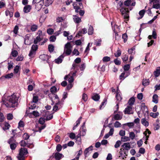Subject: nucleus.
Here are the masks:
<instances>
[{
	"mask_svg": "<svg viewBox=\"0 0 160 160\" xmlns=\"http://www.w3.org/2000/svg\"><path fill=\"white\" fill-rule=\"evenodd\" d=\"M7 100L8 102H7L3 98L2 99L3 103L8 108H14L17 106L18 105V98L16 95L13 94L10 96L7 97Z\"/></svg>",
	"mask_w": 160,
	"mask_h": 160,
	"instance_id": "obj_1",
	"label": "nucleus"
},
{
	"mask_svg": "<svg viewBox=\"0 0 160 160\" xmlns=\"http://www.w3.org/2000/svg\"><path fill=\"white\" fill-rule=\"evenodd\" d=\"M72 47L69 42H68L65 45L64 48V51L62 55H65L66 54L67 55H69L72 52L71 48Z\"/></svg>",
	"mask_w": 160,
	"mask_h": 160,
	"instance_id": "obj_2",
	"label": "nucleus"
},
{
	"mask_svg": "<svg viewBox=\"0 0 160 160\" xmlns=\"http://www.w3.org/2000/svg\"><path fill=\"white\" fill-rule=\"evenodd\" d=\"M120 12L124 16V18L125 19H128L129 16V11L128 8H122L120 9Z\"/></svg>",
	"mask_w": 160,
	"mask_h": 160,
	"instance_id": "obj_3",
	"label": "nucleus"
},
{
	"mask_svg": "<svg viewBox=\"0 0 160 160\" xmlns=\"http://www.w3.org/2000/svg\"><path fill=\"white\" fill-rule=\"evenodd\" d=\"M63 103L61 102H56L53 107L52 110L54 112H57L62 107Z\"/></svg>",
	"mask_w": 160,
	"mask_h": 160,
	"instance_id": "obj_4",
	"label": "nucleus"
},
{
	"mask_svg": "<svg viewBox=\"0 0 160 160\" xmlns=\"http://www.w3.org/2000/svg\"><path fill=\"white\" fill-rule=\"evenodd\" d=\"M125 114H133V112L132 111V107L128 106L124 111Z\"/></svg>",
	"mask_w": 160,
	"mask_h": 160,
	"instance_id": "obj_5",
	"label": "nucleus"
},
{
	"mask_svg": "<svg viewBox=\"0 0 160 160\" xmlns=\"http://www.w3.org/2000/svg\"><path fill=\"white\" fill-rule=\"evenodd\" d=\"M42 32L40 31V32L39 33V35L34 39L33 42L35 44L38 43L42 40Z\"/></svg>",
	"mask_w": 160,
	"mask_h": 160,
	"instance_id": "obj_6",
	"label": "nucleus"
},
{
	"mask_svg": "<svg viewBox=\"0 0 160 160\" xmlns=\"http://www.w3.org/2000/svg\"><path fill=\"white\" fill-rule=\"evenodd\" d=\"M141 110L142 111L143 113L144 114L146 113L148 114V112L147 107L145 105V103L142 102L141 104Z\"/></svg>",
	"mask_w": 160,
	"mask_h": 160,
	"instance_id": "obj_7",
	"label": "nucleus"
},
{
	"mask_svg": "<svg viewBox=\"0 0 160 160\" xmlns=\"http://www.w3.org/2000/svg\"><path fill=\"white\" fill-rule=\"evenodd\" d=\"M132 2V0H127L124 2V4L126 6H129L130 5L132 6H135L136 3L134 1L131 3Z\"/></svg>",
	"mask_w": 160,
	"mask_h": 160,
	"instance_id": "obj_8",
	"label": "nucleus"
},
{
	"mask_svg": "<svg viewBox=\"0 0 160 160\" xmlns=\"http://www.w3.org/2000/svg\"><path fill=\"white\" fill-rule=\"evenodd\" d=\"M65 56V55H64L62 54L58 58L55 59V62L58 64L61 63L62 62L63 58Z\"/></svg>",
	"mask_w": 160,
	"mask_h": 160,
	"instance_id": "obj_9",
	"label": "nucleus"
},
{
	"mask_svg": "<svg viewBox=\"0 0 160 160\" xmlns=\"http://www.w3.org/2000/svg\"><path fill=\"white\" fill-rule=\"evenodd\" d=\"M73 19L75 23H79L81 22V18H79L76 15H73Z\"/></svg>",
	"mask_w": 160,
	"mask_h": 160,
	"instance_id": "obj_10",
	"label": "nucleus"
},
{
	"mask_svg": "<svg viewBox=\"0 0 160 160\" xmlns=\"http://www.w3.org/2000/svg\"><path fill=\"white\" fill-rule=\"evenodd\" d=\"M39 58L43 61H45L48 60L50 58L48 55L45 54H43L40 55Z\"/></svg>",
	"mask_w": 160,
	"mask_h": 160,
	"instance_id": "obj_11",
	"label": "nucleus"
},
{
	"mask_svg": "<svg viewBox=\"0 0 160 160\" xmlns=\"http://www.w3.org/2000/svg\"><path fill=\"white\" fill-rule=\"evenodd\" d=\"M31 7L30 5H27L25 6L23 8V12L25 13H28L30 12Z\"/></svg>",
	"mask_w": 160,
	"mask_h": 160,
	"instance_id": "obj_12",
	"label": "nucleus"
},
{
	"mask_svg": "<svg viewBox=\"0 0 160 160\" xmlns=\"http://www.w3.org/2000/svg\"><path fill=\"white\" fill-rule=\"evenodd\" d=\"M28 153V150L26 148H21L20 150L19 153L25 156V155L27 154Z\"/></svg>",
	"mask_w": 160,
	"mask_h": 160,
	"instance_id": "obj_13",
	"label": "nucleus"
},
{
	"mask_svg": "<svg viewBox=\"0 0 160 160\" xmlns=\"http://www.w3.org/2000/svg\"><path fill=\"white\" fill-rule=\"evenodd\" d=\"M158 97L157 94H154L152 98V102L155 104L157 103L158 101Z\"/></svg>",
	"mask_w": 160,
	"mask_h": 160,
	"instance_id": "obj_14",
	"label": "nucleus"
},
{
	"mask_svg": "<svg viewBox=\"0 0 160 160\" xmlns=\"http://www.w3.org/2000/svg\"><path fill=\"white\" fill-rule=\"evenodd\" d=\"M122 147H123L126 150H128L131 148L130 144L129 142L124 143Z\"/></svg>",
	"mask_w": 160,
	"mask_h": 160,
	"instance_id": "obj_15",
	"label": "nucleus"
},
{
	"mask_svg": "<svg viewBox=\"0 0 160 160\" xmlns=\"http://www.w3.org/2000/svg\"><path fill=\"white\" fill-rule=\"evenodd\" d=\"M63 156L62 154L58 152L55 153V157L56 160H60Z\"/></svg>",
	"mask_w": 160,
	"mask_h": 160,
	"instance_id": "obj_16",
	"label": "nucleus"
},
{
	"mask_svg": "<svg viewBox=\"0 0 160 160\" xmlns=\"http://www.w3.org/2000/svg\"><path fill=\"white\" fill-rule=\"evenodd\" d=\"M38 28V26L35 24H33L31 26L30 29L32 32H35Z\"/></svg>",
	"mask_w": 160,
	"mask_h": 160,
	"instance_id": "obj_17",
	"label": "nucleus"
},
{
	"mask_svg": "<svg viewBox=\"0 0 160 160\" xmlns=\"http://www.w3.org/2000/svg\"><path fill=\"white\" fill-rule=\"evenodd\" d=\"M53 0H44V2L45 6L47 7L52 4Z\"/></svg>",
	"mask_w": 160,
	"mask_h": 160,
	"instance_id": "obj_18",
	"label": "nucleus"
},
{
	"mask_svg": "<svg viewBox=\"0 0 160 160\" xmlns=\"http://www.w3.org/2000/svg\"><path fill=\"white\" fill-rule=\"evenodd\" d=\"M141 122L142 124L146 127H148L149 125L148 122L147 121L145 118H142L141 120Z\"/></svg>",
	"mask_w": 160,
	"mask_h": 160,
	"instance_id": "obj_19",
	"label": "nucleus"
},
{
	"mask_svg": "<svg viewBox=\"0 0 160 160\" xmlns=\"http://www.w3.org/2000/svg\"><path fill=\"white\" fill-rule=\"evenodd\" d=\"M135 102V99L134 98L132 97L129 99L128 101V103L129 105L132 106L134 104Z\"/></svg>",
	"mask_w": 160,
	"mask_h": 160,
	"instance_id": "obj_20",
	"label": "nucleus"
},
{
	"mask_svg": "<svg viewBox=\"0 0 160 160\" xmlns=\"http://www.w3.org/2000/svg\"><path fill=\"white\" fill-rule=\"evenodd\" d=\"M92 147H93L92 146H91L85 149L84 151V154L85 157H87V154L88 153V152L89 151H92Z\"/></svg>",
	"mask_w": 160,
	"mask_h": 160,
	"instance_id": "obj_21",
	"label": "nucleus"
},
{
	"mask_svg": "<svg viewBox=\"0 0 160 160\" xmlns=\"http://www.w3.org/2000/svg\"><path fill=\"white\" fill-rule=\"evenodd\" d=\"M122 118V115H120V114H115L114 116V118L115 120H121Z\"/></svg>",
	"mask_w": 160,
	"mask_h": 160,
	"instance_id": "obj_22",
	"label": "nucleus"
},
{
	"mask_svg": "<svg viewBox=\"0 0 160 160\" xmlns=\"http://www.w3.org/2000/svg\"><path fill=\"white\" fill-rule=\"evenodd\" d=\"M92 99L95 101H98L100 99V96L98 94H94L92 97Z\"/></svg>",
	"mask_w": 160,
	"mask_h": 160,
	"instance_id": "obj_23",
	"label": "nucleus"
},
{
	"mask_svg": "<svg viewBox=\"0 0 160 160\" xmlns=\"http://www.w3.org/2000/svg\"><path fill=\"white\" fill-rule=\"evenodd\" d=\"M42 5L39 2L37 3L35 5V8L38 11L40 10L42 8Z\"/></svg>",
	"mask_w": 160,
	"mask_h": 160,
	"instance_id": "obj_24",
	"label": "nucleus"
},
{
	"mask_svg": "<svg viewBox=\"0 0 160 160\" xmlns=\"http://www.w3.org/2000/svg\"><path fill=\"white\" fill-rule=\"evenodd\" d=\"M93 32V28L92 26L90 25L88 29V34L89 35H92Z\"/></svg>",
	"mask_w": 160,
	"mask_h": 160,
	"instance_id": "obj_25",
	"label": "nucleus"
},
{
	"mask_svg": "<svg viewBox=\"0 0 160 160\" xmlns=\"http://www.w3.org/2000/svg\"><path fill=\"white\" fill-rule=\"evenodd\" d=\"M149 79H144L142 81V84L143 86H146L149 84Z\"/></svg>",
	"mask_w": 160,
	"mask_h": 160,
	"instance_id": "obj_26",
	"label": "nucleus"
},
{
	"mask_svg": "<svg viewBox=\"0 0 160 160\" xmlns=\"http://www.w3.org/2000/svg\"><path fill=\"white\" fill-rule=\"evenodd\" d=\"M121 53V51L120 50L119 48H118L117 51L116 52L114 53V55L115 57H118L120 56Z\"/></svg>",
	"mask_w": 160,
	"mask_h": 160,
	"instance_id": "obj_27",
	"label": "nucleus"
},
{
	"mask_svg": "<svg viewBox=\"0 0 160 160\" xmlns=\"http://www.w3.org/2000/svg\"><path fill=\"white\" fill-rule=\"evenodd\" d=\"M150 116L153 118H156L159 115V113L158 112L156 113L151 112L150 114Z\"/></svg>",
	"mask_w": 160,
	"mask_h": 160,
	"instance_id": "obj_28",
	"label": "nucleus"
},
{
	"mask_svg": "<svg viewBox=\"0 0 160 160\" xmlns=\"http://www.w3.org/2000/svg\"><path fill=\"white\" fill-rule=\"evenodd\" d=\"M54 46L52 44H49L48 46V49L50 52H52L54 51Z\"/></svg>",
	"mask_w": 160,
	"mask_h": 160,
	"instance_id": "obj_29",
	"label": "nucleus"
},
{
	"mask_svg": "<svg viewBox=\"0 0 160 160\" xmlns=\"http://www.w3.org/2000/svg\"><path fill=\"white\" fill-rule=\"evenodd\" d=\"M135 48H132L130 49H129L128 52L129 54H131V55H133L135 54Z\"/></svg>",
	"mask_w": 160,
	"mask_h": 160,
	"instance_id": "obj_30",
	"label": "nucleus"
},
{
	"mask_svg": "<svg viewBox=\"0 0 160 160\" xmlns=\"http://www.w3.org/2000/svg\"><path fill=\"white\" fill-rule=\"evenodd\" d=\"M15 136V135L14 134L13 136L12 137L10 138L9 139V140L8 141V143L9 144H10L11 143H15L16 141L14 139L13 137Z\"/></svg>",
	"mask_w": 160,
	"mask_h": 160,
	"instance_id": "obj_31",
	"label": "nucleus"
},
{
	"mask_svg": "<svg viewBox=\"0 0 160 160\" xmlns=\"http://www.w3.org/2000/svg\"><path fill=\"white\" fill-rule=\"evenodd\" d=\"M154 74L156 77H158L160 74V68L159 69H157L156 71L154 72Z\"/></svg>",
	"mask_w": 160,
	"mask_h": 160,
	"instance_id": "obj_32",
	"label": "nucleus"
},
{
	"mask_svg": "<svg viewBox=\"0 0 160 160\" xmlns=\"http://www.w3.org/2000/svg\"><path fill=\"white\" fill-rule=\"evenodd\" d=\"M145 13V10L144 9L142 10L139 11V14L141 16V17L139 18V19H141L143 17L144 14Z\"/></svg>",
	"mask_w": 160,
	"mask_h": 160,
	"instance_id": "obj_33",
	"label": "nucleus"
},
{
	"mask_svg": "<svg viewBox=\"0 0 160 160\" xmlns=\"http://www.w3.org/2000/svg\"><path fill=\"white\" fill-rule=\"evenodd\" d=\"M17 157L18 160H24L25 159V156L20 153H19Z\"/></svg>",
	"mask_w": 160,
	"mask_h": 160,
	"instance_id": "obj_34",
	"label": "nucleus"
},
{
	"mask_svg": "<svg viewBox=\"0 0 160 160\" xmlns=\"http://www.w3.org/2000/svg\"><path fill=\"white\" fill-rule=\"evenodd\" d=\"M128 56L127 55H125L124 56L122 57V59L124 63H127V61L128 59Z\"/></svg>",
	"mask_w": 160,
	"mask_h": 160,
	"instance_id": "obj_35",
	"label": "nucleus"
},
{
	"mask_svg": "<svg viewBox=\"0 0 160 160\" xmlns=\"http://www.w3.org/2000/svg\"><path fill=\"white\" fill-rule=\"evenodd\" d=\"M73 6L74 8L75 9V11L76 12H79V11H78L80 8L79 7L77 6H76V4L75 3H73Z\"/></svg>",
	"mask_w": 160,
	"mask_h": 160,
	"instance_id": "obj_36",
	"label": "nucleus"
},
{
	"mask_svg": "<svg viewBox=\"0 0 160 160\" xmlns=\"http://www.w3.org/2000/svg\"><path fill=\"white\" fill-rule=\"evenodd\" d=\"M11 54L12 57H15L18 55V52L17 50H14L12 52Z\"/></svg>",
	"mask_w": 160,
	"mask_h": 160,
	"instance_id": "obj_37",
	"label": "nucleus"
},
{
	"mask_svg": "<svg viewBox=\"0 0 160 160\" xmlns=\"http://www.w3.org/2000/svg\"><path fill=\"white\" fill-rule=\"evenodd\" d=\"M124 70L125 71H128L130 68V65L129 64H125L123 67Z\"/></svg>",
	"mask_w": 160,
	"mask_h": 160,
	"instance_id": "obj_38",
	"label": "nucleus"
},
{
	"mask_svg": "<svg viewBox=\"0 0 160 160\" xmlns=\"http://www.w3.org/2000/svg\"><path fill=\"white\" fill-rule=\"evenodd\" d=\"M50 91L52 93V95L57 92V88L55 86H53L51 88Z\"/></svg>",
	"mask_w": 160,
	"mask_h": 160,
	"instance_id": "obj_39",
	"label": "nucleus"
},
{
	"mask_svg": "<svg viewBox=\"0 0 160 160\" xmlns=\"http://www.w3.org/2000/svg\"><path fill=\"white\" fill-rule=\"evenodd\" d=\"M122 38L123 39V41L124 42H126L127 40L128 36L126 33H124L122 35Z\"/></svg>",
	"mask_w": 160,
	"mask_h": 160,
	"instance_id": "obj_40",
	"label": "nucleus"
},
{
	"mask_svg": "<svg viewBox=\"0 0 160 160\" xmlns=\"http://www.w3.org/2000/svg\"><path fill=\"white\" fill-rule=\"evenodd\" d=\"M13 118L12 114L11 113H8L7 115V118L8 120H11Z\"/></svg>",
	"mask_w": 160,
	"mask_h": 160,
	"instance_id": "obj_41",
	"label": "nucleus"
},
{
	"mask_svg": "<svg viewBox=\"0 0 160 160\" xmlns=\"http://www.w3.org/2000/svg\"><path fill=\"white\" fill-rule=\"evenodd\" d=\"M45 118H41L39 120L38 122L39 123L42 125H43L44 124L45 122Z\"/></svg>",
	"mask_w": 160,
	"mask_h": 160,
	"instance_id": "obj_42",
	"label": "nucleus"
},
{
	"mask_svg": "<svg viewBox=\"0 0 160 160\" xmlns=\"http://www.w3.org/2000/svg\"><path fill=\"white\" fill-rule=\"evenodd\" d=\"M110 60V58L108 56H105L103 58L102 61L104 62H107Z\"/></svg>",
	"mask_w": 160,
	"mask_h": 160,
	"instance_id": "obj_43",
	"label": "nucleus"
},
{
	"mask_svg": "<svg viewBox=\"0 0 160 160\" xmlns=\"http://www.w3.org/2000/svg\"><path fill=\"white\" fill-rule=\"evenodd\" d=\"M10 144V148L12 150H14L17 146L15 143H11L9 144Z\"/></svg>",
	"mask_w": 160,
	"mask_h": 160,
	"instance_id": "obj_44",
	"label": "nucleus"
},
{
	"mask_svg": "<svg viewBox=\"0 0 160 160\" xmlns=\"http://www.w3.org/2000/svg\"><path fill=\"white\" fill-rule=\"evenodd\" d=\"M13 76V73H11L10 74H8L4 76L5 78L7 79H9L10 78H12V77Z\"/></svg>",
	"mask_w": 160,
	"mask_h": 160,
	"instance_id": "obj_45",
	"label": "nucleus"
},
{
	"mask_svg": "<svg viewBox=\"0 0 160 160\" xmlns=\"http://www.w3.org/2000/svg\"><path fill=\"white\" fill-rule=\"evenodd\" d=\"M38 49V46L37 45H33L31 47V50L36 51Z\"/></svg>",
	"mask_w": 160,
	"mask_h": 160,
	"instance_id": "obj_46",
	"label": "nucleus"
},
{
	"mask_svg": "<svg viewBox=\"0 0 160 160\" xmlns=\"http://www.w3.org/2000/svg\"><path fill=\"white\" fill-rule=\"evenodd\" d=\"M121 143V142L120 140L117 141L114 145L115 148H118L120 146Z\"/></svg>",
	"mask_w": 160,
	"mask_h": 160,
	"instance_id": "obj_47",
	"label": "nucleus"
},
{
	"mask_svg": "<svg viewBox=\"0 0 160 160\" xmlns=\"http://www.w3.org/2000/svg\"><path fill=\"white\" fill-rule=\"evenodd\" d=\"M54 98H55V100H56L55 102H62V100H61V101H60L59 99L58 96L57 95L54 94L53 95Z\"/></svg>",
	"mask_w": 160,
	"mask_h": 160,
	"instance_id": "obj_48",
	"label": "nucleus"
},
{
	"mask_svg": "<svg viewBox=\"0 0 160 160\" xmlns=\"http://www.w3.org/2000/svg\"><path fill=\"white\" fill-rule=\"evenodd\" d=\"M19 68H20V67L18 65H16L15 66V67L14 69V73H18L19 71Z\"/></svg>",
	"mask_w": 160,
	"mask_h": 160,
	"instance_id": "obj_49",
	"label": "nucleus"
},
{
	"mask_svg": "<svg viewBox=\"0 0 160 160\" xmlns=\"http://www.w3.org/2000/svg\"><path fill=\"white\" fill-rule=\"evenodd\" d=\"M114 126L115 128H119L121 126V124L119 122L116 121L114 123Z\"/></svg>",
	"mask_w": 160,
	"mask_h": 160,
	"instance_id": "obj_50",
	"label": "nucleus"
},
{
	"mask_svg": "<svg viewBox=\"0 0 160 160\" xmlns=\"http://www.w3.org/2000/svg\"><path fill=\"white\" fill-rule=\"evenodd\" d=\"M56 38L55 36L52 35L49 38V40L51 42H54L55 41Z\"/></svg>",
	"mask_w": 160,
	"mask_h": 160,
	"instance_id": "obj_51",
	"label": "nucleus"
},
{
	"mask_svg": "<svg viewBox=\"0 0 160 160\" xmlns=\"http://www.w3.org/2000/svg\"><path fill=\"white\" fill-rule=\"evenodd\" d=\"M23 56L21 55H20L18 56L17 58H16V60L17 61H22L23 60Z\"/></svg>",
	"mask_w": 160,
	"mask_h": 160,
	"instance_id": "obj_52",
	"label": "nucleus"
},
{
	"mask_svg": "<svg viewBox=\"0 0 160 160\" xmlns=\"http://www.w3.org/2000/svg\"><path fill=\"white\" fill-rule=\"evenodd\" d=\"M47 32L49 35L52 34L54 32V30L52 28H49L47 30Z\"/></svg>",
	"mask_w": 160,
	"mask_h": 160,
	"instance_id": "obj_53",
	"label": "nucleus"
},
{
	"mask_svg": "<svg viewBox=\"0 0 160 160\" xmlns=\"http://www.w3.org/2000/svg\"><path fill=\"white\" fill-rule=\"evenodd\" d=\"M129 137L132 140H133L135 137V134L133 132H131L129 133Z\"/></svg>",
	"mask_w": 160,
	"mask_h": 160,
	"instance_id": "obj_54",
	"label": "nucleus"
},
{
	"mask_svg": "<svg viewBox=\"0 0 160 160\" xmlns=\"http://www.w3.org/2000/svg\"><path fill=\"white\" fill-rule=\"evenodd\" d=\"M29 137V136L27 133H24L23 135V138L24 139L28 140Z\"/></svg>",
	"mask_w": 160,
	"mask_h": 160,
	"instance_id": "obj_55",
	"label": "nucleus"
},
{
	"mask_svg": "<svg viewBox=\"0 0 160 160\" xmlns=\"http://www.w3.org/2000/svg\"><path fill=\"white\" fill-rule=\"evenodd\" d=\"M8 70H10L12 68L13 63L12 62H8Z\"/></svg>",
	"mask_w": 160,
	"mask_h": 160,
	"instance_id": "obj_56",
	"label": "nucleus"
},
{
	"mask_svg": "<svg viewBox=\"0 0 160 160\" xmlns=\"http://www.w3.org/2000/svg\"><path fill=\"white\" fill-rule=\"evenodd\" d=\"M123 125H127L130 128H131L134 125L133 122H129L124 124Z\"/></svg>",
	"mask_w": 160,
	"mask_h": 160,
	"instance_id": "obj_57",
	"label": "nucleus"
},
{
	"mask_svg": "<svg viewBox=\"0 0 160 160\" xmlns=\"http://www.w3.org/2000/svg\"><path fill=\"white\" fill-rule=\"evenodd\" d=\"M36 53V51H35L33 50H32L31 49L29 53L28 54V55L29 57H32L33 55L35 54Z\"/></svg>",
	"mask_w": 160,
	"mask_h": 160,
	"instance_id": "obj_58",
	"label": "nucleus"
},
{
	"mask_svg": "<svg viewBox=\"0 0 160 160\" xmlns=\"http://www.w3.org/2000/svg\"><path fill=\"white\" fill-rule=\"evenodd\" d=\"M116 98L118 101H120L122 99V98L120 94L117 93L116 95Z\"/></svg>",
	"mask_w": 160,
	"mask_h": 160,
	"instance_id": "obj_59",
	"label": "nucleus"
},
{
	"mask_svg": "<svg viewBox=\"0 0 160 160\" xmlns=\"http://www.w3.org/2000/svg\"><path fill=\"white\" fill-rule=\"evenodd\" d=\"M4 117L3 116V114L1 112H0V122H2L4 121Z\"/></svg>",
	"mask_w": 160,
	"mask_h": 160,
	"instance_id": "obj_60",
	"label": "nucleus"
},
{
	"mask_svg": "<svg viewBox=\"0 0 160 160\" xmlns=\"http://www.w3.org/2000/svg\"><path fill=\"white\" fill-rule=\"evenodd\" d=\"M137 97L138 98L139 100H142L143 97V95L142 93H138L137 95Z\"/></svg>",
	"mask_w": 160,
	"mask_h": 160,
	"instance_id": "obj_61",
	"label": "nucleus"
},
{
	"mask_svg": "<svg viewBox=\"0 0 160 160\" xmlns=\"http://www.w3.org/2000/svg\"><path fill=\"white\" fill-rule=\"evenodd\" d=\"M82 99L84 101L86 102L88 99V96L85 93L83 94Z\"/></svg>",
	"mask_w": 160,
	"mask_h": 160,
	"instance_id": "obj_62",
	"label": "nucleus"
},
{
	"mask_svg": "<svg viewBox=\"0 0 160 160\" xmlns=\"http://www.w3.org/2000/svg\"><path fill=\"white\" fill-rule=\"evenodd\" d=\"M62 148V146L60 144H58L56 147V150L58 152L61 151Z\"/></svg>",
	"mask_w": 160,
	"mask_h": 160,
	"instance_id": "obj_63",
	"label": "nucleus"
},
{
	"mask_svg": "<svg viewBox=\"0 0 160 160\" xmlns=\"http://www.w3.org/2000/svg\"><path fill=\"white\" fill-rule=\"evenodd\" d=\"M20 143L22 146L25 147L27 145L26 142L23 140H22L20 142Z\"/></svg>",
	"mask_w": 160,
	"mask_h": 160,
	"instance_id": "obj_64",
	"label": "nucleus"
}]
</instances>
